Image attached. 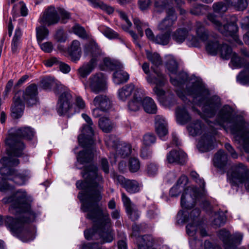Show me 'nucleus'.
I'll use <instances>...</instances> for the list:
<instances>
[{
	"label": "nucleus",
	"instance_id": "f257e3e1",
	"mask_svg": "<svg viewBox=\"0 0 249 249\" xmlns=\"http://www.w3.org/2000/svg\"><path fill=\"white\" fill-rule=\"evenodd\" d=\"M81 175L84 180L76 182L77 188L82 190L78 193V198L82 202L81 210L88 213L86 218L94 223L92 229L84 231L85 237L87 240H96L99 237L101 244L111 242L114 233L111 219L107 209L104 210L98 204L102 199L103 177L94 165L85 167Z\"/></svg>",
	"mask_w": 249,
	"mask_h": 249
},
{
	"label": "nucleus",
	"instance_id": "f03ea898",
	"mask_svg": "<svg viewBox=\"0 0 249 249\" xmlns=\"http://www.w3.org/2000/svg\"><path fill=\"white\" fill-rule=\"evenodd\" d=\"M4 203H11L10 213L16 218L7 216L5 224L11 232L23 242H28L34 238L35 229L30 224L35 221L36 213L31 209L27 193L18 190L13 196L2 199Z\"/></svg>",
	"mask_w": 249,
	"mask_h": 249
},
{
	"label": "nucleus",
	"instance_id": "7ed1b4c3",
	"mask_svg": "<svg viewBox=\"0 0 249 249\" xmlns=\"http://www.w3.org/2000/svg\"><path fill=\"white\" fill-rule=\"evenodd\" d=\"M186 93L187 95L193 97L192 102L188 99L186 96L182 92H178V97L186 104H195L198 106H204L203 111L209 117H213L217 110L221 105V98L217 95H213L206 100V96L209 91L201 80H196L193 82L191 86H187Z\"/></svg>",
	"mask_w": 249,
	"mask_h": 249
},
{
	"label": "nucleus",
	"instance_id": "20e7f679",
	"mask_svg": "<svg viewBox=\"0 0 249 249\" xmlns=\"http://www.w3.org/2000/svg\"><path fill=\"white\" fill-rule=\"evenodd\" d=\"M17 157L9 153L8 157H3L0 160V191H4L10 189L8 181L13 182L17 185L25 184L30 177L27 172L18 173L14 168L19 163Z\"/></svg>",
	"mask_w": 249,
	"mask_h": 249
},
{
	"label": "nucleus",
	"instance_id": "39448f33",
	"mask_svg": "<svg viewBox=\"0 0 249 249\" xmlns=\"http://www.w3.org/2000/svg\"><path fill=\"white\" fill-rule=\"evenodd\" d=\"M35 134L34 129L29 126L18 128L14 134L9 135L5 140V144L9 148V153L19 157L23 154L25 145L21 138L32 140Z\"/></svg>",
	"mask_w": 249,
	"mask_h": 249
},
{
	"label": "nucleus",
	"instance_id": "423d86ee",
	"mask_svg": "<svg viewBox=\"0 0 249 249\" xmlns=\"http://www.w3.org/2000/svg\"><path fill=\"white\" fill-rule=\"evenodd\" d=\"M154 71L159 77L158 80L157 78H153L150 75L146 77V79L149 84L156 85L153 88V91L157 95L160 103L166 107H170L176 104L175 96L170 92L165 93V91L162 89L166 81L164 75L159 71L154 70Z\"/></svg>",
	"mask_w": 249,
	"mask_h": 249
},
{
	"label": "nucleus",
	"instance_id": "0eeeda50",
	"mask_svg": "<svg viewBox=\"0 0 249 249\" xmlns=\"http://www.w3.org/2000/svg\"><path fill=\"white\" fill-rule=\"evenodd\" d=\"M206 192L205 189L199 190L197 187H188L181 196V206L184 209L190 210L195 206L196 201H200L208 206L210 203L206 200Z\"/></svg>",
	"mask_w": 249,
	"mask_h": 249
},
{
	"label": "nucleus",
	"instance_id": "6e6552de",
	"mask_svg": "<svg viewBox=\"0 0 249 249\" xmlns=\"http://www.w3.org/2000/svg\"><path fill=\"white\" fill-rule=\"evenodd\" d=\"M231 181L236 185L244 183L247 190H249V171L242 163H239L232 167Z\"/></svg>",
	"mask_w": 249,
	"mask_h": 249
},
{
	"label": "nucleus",
	"instance_id": "1a4fd4ad",
	"mask_svg": "<svg viewBox=\"0 0 249 249\" xmlns=\"http://www.w3.org/2000/svg\"><path fill=\"white\" fill-rule=\"evenodd\" d=\"M82 116L88 124L83 125L82 133L78 136V140L79 142L83 146H87L92 144L94 142L93 139L94 130L92 127L93 124L91 118L87 114L83 113Z\"/></svg>",
	"mask_w": 249,
	"mask_h": 249
},
{
	"label": "nucleus",
	"instance_id": "9d476101",
	"mask_svg": "<svg viewBox=\"0 0 249 249\" xmlns=\"http://www.w3.org/2000/svg\"><path fill=\"white\" fill-rule=\"evenodd\" d=\"M105 65L111 70L115 71L113 74V81L117 85L126 82L129 79L128 74L124 71L123 65L117 62L112 61L106 58L104 60Z\"/></svg>",
	"mask_w": 249,
	"mask_h": 249
},
{
	"label": "nucleus",
	"instance_id": "9b49d317",
	"mask_svg": "<svg viewBox=\"0 0 249 249\" xmlns=\"http://www.w3.org/2000/svg\"><path fill=\"white\" fill-rule=\"evenodd\" d=\"M233 108L228 105L223 106L219 110L215 119V124L223 126L225 124H230L231 126L239 120L236 119L233 115Z\"/></svg>",
	"mask_w": 249,
	"mask_h": 249
},
{
	"label": "nucleus",
	"instance_id": "f8f14e48",
	"mask_svg": "<svg viewBox=\"0 0 249 249\" xmlns=\"http://www.w3.org/2000/svg\"><path fill=\"white\" fill-rule=\"evenodd\" d=\"M218 235L223 242L225 249H245L243 247L236 248L237 245L240 244L242 239V235L241 234L231 235L229 231L224 229L220 230Z\"/></svg>",
	"mask_w": 249,
	"mask_h": 249
},
{
	"label": "nucleus",
	"instance_id": "ddd939ff",
	"mask_svg": "<svg viewBox=\"0 0 249 249\" xmlns=\"http://www.w3.org/2000/svg\"><path fill=\"white\" fill-rule=\"evenodd\" d=\"M89 87L91 92L98 94L107 89L106 79L102 72L92 75L89 78Z\"/></svg>",
	"mask_w": 249,
	"mask_h": 249
},
{
	"label": "nucleus",
	"instance_id": "4468645a",
	"mask_svg": "<svg viewBox=\"0 0 249 249\" xmlns=\"http://www.w3.org/2000/svg\"><path fill=\"white\" fill-rule=\"evenodd\" d=\"M166 9V16L159 24L158 29L171 34L173 25L177 20V16L172 6L168 7Z\"/></svg>",
	"mask_w": 249,
	"mask_h": 249
},
{
	"label": "nucleus",
	"instance_id": "2eb2a0df",
	"mask_svg": "<svg viewBox=\"0 0 249 249\" xmlns=\"http://www.w3.org/2000/svg\"><path fill=\"white\" fill-rule=\"evenodd\" d=\"M72 99L70 93L61 94L58 100L56 110L60 116L65 115L69 112L72 113Z\"/></svg>",
	"mask_w": 249,
	"mask_h": 249
},
{
	"label": "nucleus",
	"instance_id": "dca6fc26",
	"mask_svg": "<svg viewBox=\"0 0 249 249\" xmlns=\"http://www.w3.org/2000/svg\"><path fill=\"white\" fill-rule=\"evenodd\" d=\"M59 20L60 17L55 8L53 6L47 7L39 19L40 24L47 26L56 24Z\"/></svg>",
	"mask_w": 249,
	"mask_h": 249
},
{
	"label": "nucleus",
	"instance_id": "f3484780",
	"mask_svg": "<svg viewBox=\"0 0 249 249\" xmlns=\"http://www.w3.org/2000/svg\"><path fill=\"white\" fill-rule=\"evenodd\" d=\"M196 30L197 37L192 36L191 39L188 40L187 44L190 47H199L200 46V41L204 42L208 38V32L201 22H196Z\"/></svg>",
	"mask_w": 249,
	"mask_h": 249
},
{
	"label": "nucleus",
	"instance_id": "a211bd4d",
	"mask_svg": "<svg viewBox=\"0 0 249 249\" xmlns=\"http://www.w3.org/2000/svg\"><path fill=\"white\" fill-rule=\"evenodd\" d=\"M37 86L35 84L29 85L23 91L22 99L28 107H33L38 103Z\"/></svg>",
	"mask_w": 249,
	"mask_h": 249
},
{
	"label": "nucleus",
	"instance_id": "6ab92c4d",
	"mask_svg": "<svg viewBox=\"0 0 249 249\" xmlns=\"http://www.w3.org/2000/svg\"><path fill=\"white\" fill-rule=\"evenodd\" d=\"M114 181L119 184L122 187L130 194H133L139 191L138 182L135 180L126 179L124 176L117 174L113 175Z\"/></svg>",
	"mask_w": 249,
	"mask_h": 249
},
{
	"label": "nucleus",
	"instance_id": "aec40b11",
	"mask_svg": "<svg viewBox=\"0 0 249 249\" xmlns=\"http://www.w3.org/2000/svg\"><path fill=\"white\" fill-rule=\"evenodd\" d=\"M214 129L210 134L205 133L201 137L197 145L198 150L201 152H206L210 151L214 148V135L216 134Z\"/></svg>",
	"mask_w": 249,
	"mask_h": 249
},
{
	"label": "nucleus",
	"instance_id": "412c9836",
	"mask_svg": "<svg viewBox=\"0 0 249 249\" xmlns=\"http://www.w3.org/2000/svg\"><path fill=\"white\" fill-rule=\"evenodd\" d=\"M244 121L240 119L239 121L235 122L231 127V132L235 135L236 141L244 140L249 141V129H244Z\"/></svg>",
	"mask_w": 249,
	"mask_h": 249
},
{
	"label": "nucleus",
	"instance_id": "4be33fe9",
	"mask_svg": "<svg viewBox=\"0 0 249 249\" xmlns=\"http://www.w3.org/2000/svg\"><path fill=\"white\" fill-rule=\"evenodd\" d=\"M79 143L82 147L88 148V149L81 151L78 153L76 156L77 162L75 163V166L77 169H80L78 167V163L81 164L90 163L92 161L93 158V145L94 142L87 146H84L80 142Z\"/></svg>",
	"mask_w": 249,
	"mask_h": 249
},
{
	"label": "nucleus",
	"instance_id": "5701e85b",
	"mask_svg": "<svg viewBox=\"0 0 249 249\" xmlns=\"http://www.w3.org/2000/svg\"><path fill=\"white\" fill-rule=\"evenodd\" d=\"M238 30L237 25L234 22L229 23L226 24L222 25L219 28V31L225 36H230L238 44H242V42L235 35Z\"/></svg>",
	"mask_w": 249,
	"mask_h": 249
},
{
	"label": "nucleus",
	"instance_id": "b1692460",
	"mask_svg": "<svg viewBox=\"0 0 249 249\" xmlns=\"http://www.w3.org/2000/svg\"><path fill=\"white\" fill-rule=\"evenodd\" d=\"M184 4L182 0H155L154 6L158 12H161L168 7L176 6L179 8Z\"/></svg>",
	"mask_w": 249,
	"mask_h": 249
},
{
	"label": "nucleus",
	"instance_id": "393cba45",
	"mask_svg": "<svg viewBox=\"0 0 249 249\" xmlns=\"http://www.w3.org/2000/svg\"><path fill=\"white\" fill-rule=\"evenodd\" d=\"M187 159L186 154L182 150H172L167 155V160L170 163L184 164Z\"/></svg>",
	"mask_w": 249,
	"mask_h": 249
},
{
	"label": "nucleus",
	"instance_id": "a878e982",
	"mask_svg": "<svg viewBox=\"0 0 249 249\" xmlns=\"http://www.w3.org/2000/svg\"><path fill=\"white\" fill-rule=\"evenodd\" d=\"M155 129L159 137L165 140L164 137L168 134L167 124L164 118L160 115L155 117Z\"/></svg>",
	"mask_w": 249,
	"mask_h": 249
},
{
	"label": "nucleus",
	"instance_id": "bb28decb",
	"mask_svg": "<svg viewBox=\"0 0 249 249\" xmlns=\"http://www.w3.org/2000/svg\"><path fill=\"white\" fill-rule=\"evenodd\" d=\"M93 104L103 112L108 111L111 107L112 103L109 98L106 95L100 94L93 100Z\"/></svg>",
	"mask_w": 249,
	"mask_h": 249
},
{
	"label": "nucleus",
	"instance_id": "cd10ccee",
	"mask_svg": "<svg viewBox=\"0 0 249 249\" xmlns=\"http://www.w3.org/2000/svg\"><path fill=\"white\" fill-rule=\"evenodd\" d=\"M24 104L19 96L16 95L14 98V103L11 107V116L14 119L20 118L23 113Z\"/></svg>",
	"mask_w": 249,
	"mask_h": 249
},
{
	"label": "nucleus",
	"instance_id": "c85d7f7f",
	"mask_svg": "<svg viewBox=\"0 0 249 249\" xmlns=\"http://www.w3.org/2000/svg\"><path fill=\"white\" fill-rule=\"evenodd\" d=\"M97 58H92L89 62L84 63L77 70V73L80 78H86L94 70L96 63Z\"/></svg>",
	"mask_w": 249,
	"mask_h": 249
},
{
	"label": "nucleus",
	"instance_id": "c756f323",
	"mask_svg": "<svg viewBox=\"0 0 249 249\" xmlns=\"http://www.w3.org/2000/svg\"><path fill=\"white\" fill-rule=\"evenodd\" d=\"M68 51L72 61L76 62L78 61L81 56L80 42L77 40H73Z\"/></svg>",
	"mask_w": 249,
	"mask_h": 249
},
{
	"label": "nucleus",
	"instance_id": "7c9ffc66",
	"mask_svg": "<svg viewBox=\"0 0 249 249\" xmlns=\"http://www.w3.org/2000/svg\"><path fill=\"white\" fill-rule=\"evenodd\" d=\"M101 50L96 42L90 40L86 43L84 47V53L86 55H90L92 58L96 57L101 54Z\"/></svg>",
	"mask_w": 249,
	"mask_h": 249
},
{
	"label": "nucleus",
	"instance_id": "2f4dec72",
	"mask_svg": "<svg viewBox=\"0 0 249 249\" xmlns=\"http://www.w3.org/2000/svg\"><path fill=\"white\" fill-rule=\"evenodd\" d=\"M142 94L139 91L135 92L132 99L128 103V108L130 111H137L139 109L143 99Z\"/></svg>",
	"mask_w": 249,
	"mask_h": 249
},
{
	"label": "nucleus",
	"instance_id": "473e14b6",
	"mask_svg": "<svg viewBox=\"0 0 249 249\" xmlns=\"http://www.w3.org/2000/svg\"><path fill=\"white\" fill-rule=\"evenodd\" d=\"M228 161V155L223 150H219L214 155L213 163L215 166L219 168H224Z\"/></svg>",
	"mask_w": 249,
	"mask_h": 249
},
{
	"label": "nucleus",
	"instance_id": "72a5a7b5",
	"mask_svg": "<svg viewBox=\"0 0 249 249\" xmlns=\"http://www.w3.org/2000/svg\"><path fill=\"white\" fill-rule=\"evenodd\" d=\"M134 89L135 86L132 83L124 85L118 91L119 99L123 101H125L131 95L134 91Z\"/></svg>",
	"mask_w": 249,
	"mask_h": 249
},
{
	"label": "nucleus",
	"instance_id": "f704fd0d",
	"mask_svg": "<svg viewBox=\"0 0 249 249\" xmlns=\"http://www.w3.org/2000/svg\"><path fill=\"white\" fill-rule=\"evenodd\" d=\"M132 147L130 144L121 142L115 151V157L120 156L122 158H125L130 155Z\"/></svg>",
	"mask_w": 249,
	"mask_h": 249
},
{
	"label": "nucleus",
	"instance_id": "c9c22d12",
	"mask_svg": "<svg viewBox=\"0 0 249 249\" xmlns=\"http://www.w3.org/2000/svg\"><path fill=\"white\" fill-rule=\"evenodd\" d=\"M176 113L177 122L181 124H184L191 120V117L185 107H178Z\"/></svg>",
	"mask_w": 249,
	"mask_h": 249
},
{
	"label": "nucleus",
	"instance_id": "e433bc0d",
	"mask_svg": "<svg viewBox=\"0 0 249 249\" xmlns=\"http://www.w3.org/2000/svg\"><path fill=\"white\" fill-rule=\"evenodd\" d=\"M204 126V124L200 120H196L188 125L187 129L190 135L195 136L202 133Z\"/></svg>",
	"mask_w": 249,
	"mask_h": 249
},
{
	"label": "nucleus",
	"instance_id": "4c0bfd02",
	"mask_svg": "<svg viewBox=\"0 0 249 249\" xmlns=\"http://www.w3.org/2000/svg\"><path fill=\"white\" fill-rule=\"evenodd\" d=\"M142 106L145 112L150 114H155L157 111V106L154 100L150 97H146L142 99Z\"/></svg>",
	"mask_w": 249,
	"mask_h": 249
},
{
	"label": "nucleus",
	"instance_id": "58836bf2",
	"mask_svg": "<svg viewBox=\"0 0 249 249\" xmlns=\"http://www.w3.org/2000/svg\"><path fill=\"white\" fill-rule=\"evenodd\" d=\"M231 62L236 67H244L243 70L249 75V62L247 61L244 58L237 56L236 54H233L231 59Z\"/></svg>",
	"mask_w": 249,
	"mask_h": 249
},
{
	"label": "nucleus",
	"instance_id": "ea45409f",
	"mask_svg": "<svg viewBox=\"0 0 249 249\" xmlns=\"http://www.w3.org/2000/svg\"><path fill=\"white\" fill-rule=\"evenodd\" d=\"M188 35V31L185 28H178L172 34V39L178 43H182Z\"/></svg>",
	"mask_w": 249,
	"mask_h": 249
},
{
	"label": "nucleus",
	"instance_id": "a19ab883",
	"mask_svg": "<svg viewBox=\"0 0 249 249\" xmlns=\"http://www.w3.org/2000/svg\"><path fill=\"white\" fill-rule=\"evenodd\" d=\"M188 79V75L185 72H180L179 73L177 77L173 78L170 77L171 83L175 86L180 87L183 85Z\"/></svg>",
	"mask_w": 249,
	"mask_h": 249
},
{
	"label": "nucleus",
	"instance_id": "79ce46f5",
	"mask_svg": "<svg viewBox=\"0 0 249 249\" xmlns=\"http://www.w3.org/2000/svg\"><path fill=\"white\" fill-rule=\"evenodd\" d=\"M220 45L217 40H209L206 45V50L209 54L215 55L219 52Z\"/></svg>",
	"mask_w": 249,
	"mask_h": 249
},
{
	"label": "nucleus",
	"instance_id": "37998d69",
	"mask_svg": "<svg viewBox=\"0 0 249 249\" xmlns=\"http://www.w3.org/2000/svg\"><path fill=\"white\" fill-rule=\"evenodd\" d=\"M98 29L105 36L109 39L119 38V34L117 33L106 26L101 25L99 26Z\"/></svg>",
	"mask_w": 249,
	"mask_h": 249
},
{
	"label": "nucleus",
	"instance_id": "c03bdc74",
	"mask_svg": "<svg viewBox=\"0 0 249 249\" xmlns=\"http://www.w3.org/2000/svg\"><path fill=\"white\" fill-rule=\"evenodd\" d=\"M98 124L100 128L106 133L110 132L113 128L110 120L106 117L100 118L99 120Z\"/></svg>",
	"mask_w": 249,
	"mask_h": 249
},
{
	"label": "nucleus",
	"instance_id": "a18cd8bd",
	"mask_svg": "<svg viewBox=\"0 0 249 249\" xmlns=\"http://www.w3.org/2000/svg\"><path fill=\"white\" fill-rule=\"evenodd\" d=\"M105 143L108 148H112L116 151L118 146L120 144V143H121V142H120L115 136L109 135L106 137L105 139Z\"/></svg>",
	"mask_w": 249,
	"mask_h": 249
},
{
	"label": "nucleus",
	"instance_id": "49530a36",
	"mask_svg": "<svg viewBox=\"0 0 249 249\" xmlns=\"http://www.w3.org/2000/svg\"><path fill=\"white\" fill-rule=\"evenodd\" d=\"M171 34L169 32L160 34L156 36L154 43L162 45H167L170 41Z\"/></svg>",
	"mask_w": 249,
	"mask_h": 249
},
{
	"label": "nucleus",
	"instance_id": "de8ad7c7",
	"mask_svg": "<svg viewBox=\"0 0 249 249\" xmlns=\"http://www.w3.org/2000/svg\"><path fill=\"white\" fill-rule=\"evenodd\" d=\"M219 52L223 58L229 59L231 57L232 49L226 44L223 43L220 45Z\"/></svg>",
	"mask_w": 249,
	"mask_h": 249
},
{
	"label": "nucleus",
	"instance_id": "09e8293b",
	"mask_svg": "<svg viewBox=\"0 0 249 249\" xmlns=\"http://www.w3.org/2000/svg\"><path fill=\"white\" fill-rule=\"evenodd\" d=\"M44 26H40L36 28V37L38 43H41L48 35L49 30Z\"/></svg>",
	"mask_w": 249,
	"mask_h": 249
},
{
	"label": "nucleus",
	"instance_id": "8fccbe9b",
	"mask_svg": "<svg viewBox=\"0 0 249 249\" xmlns=\"http://www.w3.org/2000/svg\"><path fill=\"white\" fill-rule=\"evenodd\" d=\"M207 10V6L203 4H195L190 9V13L198 16L204 14Z\"/></svg>",
	"mask_w": 249,
	"mask_h": 249
},
{
	"label": "nucleus",
	"instance_id": "3c124183",
	"mask_svg": "<svg viewBox=\"0 0 249 249\" xmlns=\"http://www.w3.org/2000/svg\"><path fill=\"white\" fill-rule=\"evenodd\" d=\"M140 161L138 158L132 157L129 159L128 167L131 172L135 173L138 171L140 168Z\"/></svg>",
	"mask_w": 249,
	"mask_h": 249
},
{
	"label": "nucleus",
	"instance_id": "603ef678",
	"mask_svg": "<svg viewBox=\"0 0 249 249\" xmlns=\"http://www.w3.org/2000/svg\"><path fill=\"white\" fill-rule=\"evenodd\" d=\"M134 26L141 37L143 36V30L148 26L147 23L142 22L139 18H135L133 20Z\"/></svg>",
	"mask_w": 249,
	"mask_h": 249
},
{
	"label": "nucleus",
	"instance_id": "864d4df0",
	"mask_svg": "<svg viewBox=\"0 0 249 249\" xmlns=\"http://www.w3.org/2000/svg\"><path fill=\"white\" fill-rule=\"evenodd\" d=\"M213 9L216 13L223 14L228 10V7L224 2L219 1L213 4Z\"/></svg>",
	"mask_w": 249,
	"mask_h": 249
},
{
	"label": "nucleus",
	"instance_id": "5fc2aeb1",
	"mask_svg": "<svg viewBox=\"0 0 249 249\" xmlns=\"http://www.w3.org/2000/svg\"><path fill=\"white\" fill-rule=\"evenodd\" d=\"M55 81L53 78L51 77H45L41 81V86L45 89H51L55 84Z\"/></svg>",
	"mask_w": 249,
	"mask_h": 249
},
{
	"label": "nucleus",
	"instance_id": "6e6d98bb",
	"mask_svg": "<svg viewBox=\"0 0 249 249\" xmlns=\"http://www.w3.org/2000/svg\"><path fill=\"white\" fill-rule=\"evenodd\" d=\"M143 241L141 244L139 245L138 249H148L153 245L152 238L149 236L144 235L142 237Z\"/></svg>",
	"mask_w": 249,
	"mask_h": 249
},
{
	"label": "nucleus",
	"instance_id": "4d7b16f0",
	"mask_svg": "<svg viewBox=\"0 0 249 249\" xmlns=\"http://www.w3.org/2000/svg\"><path fill=\"white\" fill-rule=\"evenodd\" d=\"M166 66L170 72L172 73L176 72L178 69V64L174 58L170 56L166 63Z\"/></svg>",
	"mask_w": 249,
	"mask_h": 249
},
{
	"label": "nucleus",
	"instance_id": "13d9d810",
	"mask_svg": "<svg viewBox=\"0 0 249 249\" xmlns=\"http://www.w3.org/2000/svg\"><path fill=\"white\" fill-rule=\"evenodd\" d=\"M226 216L224 214L215 215L213 221V225L216 228L224 225L226 221Z\"/></svg>",
	"mask_w": 249,
	"mask_h": 249
},
{
	"label": "nucleus",
	"instance_id": "bf43d9fd",
	"mask_svg": "<svg viewBox=\"0 0 249 249\" xmlns=\"http://www.w3.org/2000/svg\"><path fill=\"white\" fill-rule=\"evenodd\" d=\"M146 171L149 176L154 177L158 173L159 166L155 163H150L147 165Z\"/></svg>",
	"mask_w": 249,
	"mask_h": 249
},
{
	"label": "nucleus",
	"instance_id": "052dcab7",
	"mask_svg": "<svg viewBox=\"0 0 249 249\" xmlns=\"http://www.w3.org/2000/svg\"><path fill=\"white\" fill-rule=\"evenodd\" d=\"M237 81L243 85H249V75L244 70L237 76Z\"/></svg>",
	"mask_w": 249,
	"mask_h": 249
},
{
	"label": "nucleus",
	"instance_id": "680f3d73",
	"mask_svg": "<svg viewBox=\"0 0 249 249\" xmlns=\"http://www.w3.org/2000/svg\"><path fill=\"white\" fill-rule=\"evenodd\" d=\"M147 58L156 67H158L161 64V59L157 53L148 54H147Z\"/></svg>",
	"mask_w": 249,
	"mask_h": 249
},
{
	"label": "nucleus",
	"instance_id": "e2e57ef3",
	"mask_svg": "<svg viewBox=\"0 0 249 249\" xmlns=\"http://www.w3.org/2000/svg\"><path fill=\"white\" fill-rule=\"evenodd\" d=\"M156 138L152 133L145 134L143 137V143L145 146H150L156 142Z\"/></svg>",
	"mask_w": 249,
	"mask_h": 249
},
{
	"label": "nucleus",
	"instance_id": "0e129e2a",
	"mask_svg": "<svg viewBox=\"0 0 249 249\" xmlns=\"http://www.w3.org/2000/svg\"><path fill=\"white\" fill-rule=\"evenodd\" d=\"M73 31L74 34L83 39H87L88 37V34L85 29L79 25H75L73 27Z\"/></svg>",
	"mask_w": 249,
	"mask_h": 249
},
{
	"label": "nucleus",
	"instance_id": "69168bd1",
	"mask_svg": "<svg viewBox=\"0 0 249 249\" xmlns=\"http://www.w3.org/2000/svg\"><path fill=\"white\" fill-rule=\"evenodd\" d=\"M53 87V91L55 94H64V93H70L66 90V87L63 85L55 81Z\"/></svg>",
	"mask_w": 249,
	"mask_h": 249
},
{
	"label": "nucleus",
	"instance_id": "338daca9",
	"mask_svg": "<svg viewBox=\"0 0 249 249\" xmlns=\"http://www.w3.org/2000/svg\"><path fill=\"white\" fill-rule=\"evenodd\" d=\"M198 223H190L186 225V232L190 236H193L196 233Z\"/></svg>",
	"mask_w": 249,
	"mask_h": 249
},
{
	"label": "nucleus",
	"instance_id": "774afa93",
	"mask_svg": "<svg viewBox=\"0 0 249 249\" xmlns=\"http://www.w3.org/2000/svg\"><path fill=\"white\" fill-rule=\"evenodd\" d=\"M126 211L129 217L133 221L137 220L139 217V211L135 206L131 207L129 210L128 209L126 210Z\"/></svg>",
	"mask_w": 249,
	"mask_h": 249
}]
</instances>
